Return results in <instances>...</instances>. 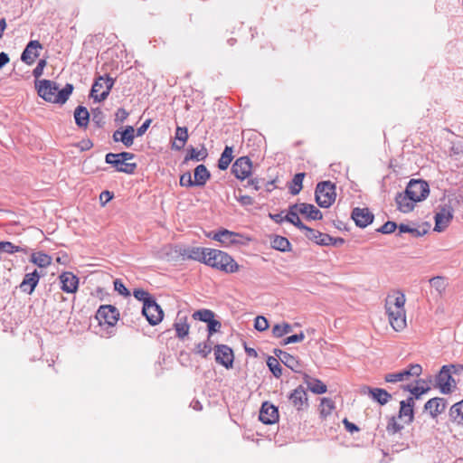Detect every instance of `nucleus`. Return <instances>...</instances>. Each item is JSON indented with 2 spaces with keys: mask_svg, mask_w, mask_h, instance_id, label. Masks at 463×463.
Segmentation results:
<instances>
[{
  "mask_svg": "<svg viewBox=\"0 0 463 463\" xmlns=\"http://www.w3.org/2000/svg\"><path fill=\"white\" fill-rule=\"evenodd\" d=\"M204 264L225 273H234L239 270V265L232 256L216 249L209 248Z\"/></svg>",
  "mask_w": 463,
  "mask_h": 463,
  "instance_id": "obj_1",
  "label": "nucleus"
},
{
  "mask_svg": "<svg viewBox=\"0 0 463 463\" xmlns=\"http://www.w3.org/2000/svg\"><path fill=\"white\" fill-rule=\"evenodd\" d=\"M316 202L323 208H328L335 200V185L330 181L320 182L315 191Z\"/></svg>",
  "mask_w": 463,
  "mask_h": 463,
  "instance_id": "obj_2",
  "label": "nucleus"
},
{
  "mask_svg": "<svg viewBox=\"0 0 463 463\" xmlns=\"http://www.w3.org/2000/svg\"><path fill=\"white\" fill-rule=\"evenodd\" d=\"M114 83L115 79L109 75L99 76L92 85L90 97L94 101L101 102L105 100L108 98L110 90L113 88Z\"/></svg>",
  "mask_w": 463,
  "mask_h": 463,
  "instance_id": "obj_3",
  "label": "nucleus"
},
{
  "mask_svg": "<svg viewBox=\"0 0 463 463\" xmlns=\"http://www.w3.org/2000/svg\"><path fill=\"white\" fill-rule=\"evenodd\" d=\"M436 385L439 388L440 392L449 394L456 388V381L452 377V373L449 366L443 365L435 378Z\"/></svg>",
  "mask_w": 463,
  "mask_h": 463,
  "instance_id": "obj_4",
  "label": "nucleus"
},
{
  "mask_svg": "<svg viewBox=\"0 0 463 463\" xmlns=\"http://www.w3.org/2000/svg\"><path fill=\"white\" fill-rule=\"evenodd\" d=\"M405 190L406 194H410L418 203L425 200L430 194L429 184L421 179H411Z\"/></svg>",
  "mask_w": 463,
  "mask_h": 463,
  "instance_id": "obj_5",
  "label": "nucleus"
},
{
  "mask_svg": "<svg viewBox=\"0 0 463 463\" xmlns=\"http://www.w3.org/2000/svg\"><path fill=\"white\" fill-rule=\"evenodd\" d=\"M35 88L42 99L45 101L55 103V98L59 90V86L55 81L50 80H36Z\"/></svg>",
  "mask_w": 463,
  "mask_h": 463,
  "instance_id": "obj_6",
  "label": "nucleus"
},
{
  "mask_svg": "<svg viewBox=\"0 0 463 463\" xmlns=\"http://www.w3.org/2000/svg\"><path fill=\"white\" fill-rule=\"evenodd\" d=\"M96 318L100 325L115 326L119 318L118 310L111 305L100 306L96 313Z\"/></svg>",
  "mask_w": 463,
  "mask_h": 463,
  "instance_id": "obj_7",
  "label": "nucleus"
},
{
  "mask_svg": "<svg viewBox=\"0 0 463 463\" xmlns=\"http://www.w3.org/2000/svg\"><path fill=\"white\" fill-rule=\"evenodd\" d=\"M453 218V208L450 204L440 205L439 211L435 213L434 231L442 232L449 224Z\"/></svg>",
  "mask_w": 463,
  "mask_h": 463,
  "instance_id": "obj_8",
  "label": "nucleus"
},
{
  "mask_svg": "<svg viewBox=\"0 0 463 463\" xmlns=\"http://www.w3.org/2000/svg\"><path fill=\"white\" fill-rule=\"evenodd\" d=\"M142 314L152 326L159 324L164 317V312L161 307L156 302L155 299L143 305Z\"/></svg>",
  "mask_w": 463,
  "mask_h": 463,
  "instance_id": "obj_9",
  "label": "nucleus"
},
{
  "mask_svg": "<svg viewBox=\"0 0 463 463\" xmlns=\"http://www.w3.org/2000/svg\"><path fill=\"white\" fill-rule=\"evenodd\" d=\"M252 163L248 156L239 157L232 166V172L236 178L244 180L251 174Z\"/></svg>",
  "mask_w": 463,
  "mask_h": 463,
  "instance_id": "obj_10",
  "label": "nucleus"
},
{
  "mask_svg": "<svg viewBox=\"0 0 463 463\" xmlns=\"http://www.w3.org/2000/svg\"><path fill=\"white\" fill-rule=\"evenodd\" d=\"M216 363L225 368H232L233 365L234 354L231 347L226 345H217L214 349Z\"/></svg>",
  "mask_w": 463,
  "mask_h": 463,
  "instance_id": "obj_11",
  "label": "nucleus"
},
{
  "mask_svg": "<svg viewBox=\"0 0 463 463\" xmlns=\"http://www.w3.org/2000/svg\"><path fill=\"white\" fill-rule=\"evenodd\" d=\"M105 161L116 167L118 172L125 174H133L137 168L135 163H125L118 156L114 153H109L106 155Z\"/></svg>",
  "mask_w": 463,
  "mask_h": 463,
  "instance_id": "obj_12",
  "label": "nucleus"
},
{
  "mask_svg": "<svg viewBox=\"0 0 463 463\" xmlns=\"http://www.w3.org/2000/svg\"><path fill=\"white\" fill-rule=\"evenodd\" d=\"M208 250L209 248L184 247L180 250L179 254L183 259L193 260L204 264Z\"/></svg>",
  "mask_w": 463,
  "mask_h": 463,
  "instance_id": "obj_13",
  "label": "nucleus"
},
{
  "mask_svg": "<svg viewBox=\"0 0 463 463\" xmlns=\"http://www.w3.org/2000/svg\"><path fill=\"white\" fill-rule=\"evenodd\" d=\"M352 219L355 222V224L360 228H365L369 224H371L374 219L373 214L370 212L368 208H359L355 207L352 211L351 214Z\"/></svg>",
  "mask_w": 463,
  "mask_h": 463,
  "instance_id": "obj_14",
  "label": "nucleus"
},
{
  "mask_svg": "<svg viewBox=\"0 0 463 463\" xmlns=\"http://www.w3.org/2000/svg\"><path fill=\"white\" fill-rule=\"evenodd\" d=\"M259 419L264 424H273L277 422L279 420L278 408L268 402H263L260 411Z\"/></svg>",
  "mask_w": 463,
  "mask_h": 463,
  "instance_id": "obj_15",
  "label": "nucleus"
},
{
  "mask_svg": "<svg viewBox=\"0 0 463 463\" xmlns=\"http://www.w3.org/2000/svg\"><path fill=\"white\" fill-rule=\"evenodd\" d=\"M61 288L66 293H75L79 288V278L72 272L64 271L59 276Z\"/></svg>",
  "mask_w": 463,
  "mask_h": 463,
  "instance_id": "obj_16",
  "label": "nucleus"
},
{
  "mask_svg": "<svg viewBox=\"0 0 463 463\" xmlns=\"http://www.w3.org/2000/svg\"><path fill=\"white\" fill-rule=\"evenodd\" d=\"M390 324L395 331H401L406 326L405 309L385 308Z\"/></svg>",
  "mask_w": 463,
  "mask_h": 463,
  "instance_id": "obj_17",
  "label": "nucleus"
},
{
  "mask_svg": "<svg viewBox=\"0 0 463 463\" xmlns=\"http://www.w3.org/2000/svg\"><path fill=\"white\" fill-rule=\"evenodd\" d=\"M414 398H407L400 402L398 418L403 420L405 424H410L414 420Z\"/></svg>",
  "mask_w": 463,
  "mask_h": 463,
  "instance_id": "obj_18",
  "label": "nucleus"
},
{
  "mask_svg": "<svg viewBox=\"0 0 463 463\" xmlns=\"http://www.w3.org/2000/svg\"><path fill=\"white\" fill-rule=\"evenodd\" d=\"M42 48H43V46L39 43V41H36V40L30 41L22 52V55H21L22 61H24V63H26L28 65H32L34 62L35 58H37L39 56L37 50L42 49Z\"/></svg>",
  "mask_w": 463,
  "mask_h": 463,
  "instance_id": "obj_19",
  "label": "nucleus"
},
{
  "mask_svg": "<svg viewBox=\"0 0 463 463\" xmlns=\"http://www.w3.org/2000/svg\"><path fill=\"white\" fill-rule=\"evenodd\" d=\"M293 209H297L298 213L306 215L309 220H321L323 214L315 205L306 203L293 204Z\"/></svg>",
  "mask_w": 463,
  "mask_h": 463,
  "instance_id": "obj_20",
  "label": "nucleus"
},
{
  "mask_svg": "<svg viewBox=\"0 0 463 463\" xmlns=\"http://www.w3.org/2000/svg\"><path fill=\"white\" fill-rule=\"evenodd\" d=\"M305 236L310 240L315 241L318 245L328 246L333 244L334 238L326 233H322L315 229L309 228L307 226L305 229Z\"/></svg>",
  "mask_w": 463,
  "mask_h": 463,
  "instance_id": "obj_21",
  "label": "nucleus"
},
{
  "mask_svg": "<svg viewBox=\"0 0 463 463\" xmlns=\"http://www.w3.org/2000/svg\"><path fill=\"white\" fill-rule=\"evenodd\" d=\"M397 209L403 213H408L413 211L415 203H417L410 194H406V190L403 193H400L395 197Z\"/></svg>",
  "mask_w": 463,
  "mask_h": 463,
  "instance_id": "obj_22",
  "label": "nucleus"
},
{
  "mask_svg": "<svg viewBox=\"0 0 463 463\" xmlns=\"http://www.w3.org/2000/svg\"><path fill=\"white\" fill-rule=\"evenodd\" d=\"M241 236L239 233L228 231L226 229L219 231L213 236V240L218 241L226 246L239 244L241 242Z\"/></svg>",
  "mask_w": 463,
  "mask_h": 463,
  "instance_id": "obj_23",
  "label": "nucleus"
},
{
  "mask_svg": "<svg viewBox=\"0 0 463 463\" xmlns=\"http://www.w3.org/2000/svg\"><path fill=\"white\" fill-rule=\"evenodd\" d=\"M187 320L188 317L185 313L182 311L177 313L175 321L174 323V328L176 332V336L179 339H184L189 334L190 326Z\"/></svg>",
  "mask_w": 463,
  "mask_h": 463,
  "instance_id": "obj_24",
  "label": "nucleus"
},
{
  "mask_svg": "<svg viewBox=\"0 0 463 463\" xmlns=\"http://www.w3.org/2000/svg\"><path fill=\"white\" fill-rule=\"evenodd\" d=\"M446 407L447 401L444 398L439 397L430 399L424 405L425 411H428L433 419L442 413Z\"/></svg>",
  "mask_w": 463,
  "mask_h": 463,
  "instance_id": "obj_25",
  "label": "nucleus"
},
{
  "mask_svg": "<svg viewBox=\"0 0 463 463\" xmlns=\"http://www.w3.org/2000/svg\"><path fill=\"white\" fill-rule=\"evenodd\" d=\"M292 405L300 411L304 406H307V394L303 386L297 387L288 397Z\"/></svg>",
  "mask_w": 463,
  "mask_h": 463,
  "instance_id": "obj_26",
  "label": "nucleus"
},
{
  "mask_svg": "<svg viewBox=\"0 0 463 463\" xmlns=\"http://www.w3.org/2000/svg\"><path fill=\"white\" fill-rule=\"evenodd\" d=\"M273 353L284 365L294 372L299 371L300 364L295 356L280 349H274Z\"/></svg>",
  "mask_w": 463,
  "mask_h": 463,
  "instance_id": "obj_27",
  "label": "nucleus"
},
{
  "mask_svg": "<svg viewBox=\"0 0 463 463\" xmlns=\"http://www.w3.org/2000/svg\"><path fill=\"white\" fill-rule=\"evenodd\" d=\"M40 279V274L35 269L33 272L26 273L24 277L22 283L20 284V288L23 292L32 294L37 286Z\"/></svg>",
  "mask_w": 463,
  "mask_h": 463,
  "instance_id": "obj_28",
  "label": "nucleus"
},
{
  "mask_svg": "<svg viewBox=\"0 0 463 463\" xmlns=\"http://www.w3.org/2000/svg\"><path fill=\"white\" fill-rule=\"evenodd\" d=\"M135 129L132 126H127L123 131L116 130L113 133V140L115 142H122L127 147L133 145L135 138Z\"/></svg>",
  "mask_w": 463,
  "mask_h": 463,
  "instance_id": "obj_29",
  "label": "nucleus"
},
{
  "mask_svg": "<svg viewBox=\"0 0 463 463\" xmlns=\"http://www.w3.org/2000/svg\"><path fill=\"white\" fill-rule=\"evenodd\" d=\"M405 301H406V298H405L404 294L398 291L394 295H389L386 298L385 308L390 307V308L400 309V310L405 309L404 308Z\"/></svg>",
  "mask_w": 463,
  "mask_h": 463,
  "instance_id": "obj_30",
  "label": "nucleus"
},
{
  "mask_svg": "<svg viewBox=\"0 0 463 463\" xmlns=\"http://www.w3.org/2000/svg\"><path fill=\"white\" fill-rule=\"evenodd\" d=\"M211 174L204 165H199L194 171V183L196 186H204L210 179Z\"/></svg>",
  "mask_w": 463,
  "mask_h": 463,
  "instance_id": "obj_31",
  "label": "nucleus"
},
{
  "mask_svg": "<svg viewBox=\"0 0 463 463\" xmlns=\"http://www.w3.org/2000/svg\"><path fill=\"white\" fill-rule=\"evenodd\" d=\"M367 391L373 400L381 405L386 404L392 398V395L386 390L382 388L367 387Z\"/></svg>",
  "mask_w": 463,
  "mask_h": 463,
  "instance_id": "obj_32",
  "label": "nucleus"
},
{
  "mask_svg": "<svg viewBox=\"0 0 463 463\" xmlns=\"http://www.w3.org/2000/svg\"><path fill=\"white\" fill-rule=\"evenodd\" d=\"M188 130L185 127H177L175 128V138L176 141H175L172 144V148L175 150H181L184 148L187 139H188Z\"/></svg>",
  "mask_w": 463,
  "mask_h": 463,
  "instance_id": "obj_33",
  "label": "nucleus"
},
{
  "mask_svg": "<svg viewBox=\"0 0 463 463\" xmlns=\"http://www.w3.org/2000/svg\"><path fill=\"white\" fill-rule=\"evenodd\" d=\"M90 112L83 106H78L74 111L75 123L80 128H86L90 121Z\"/></svg>",
  "mask_w": 463,
  "mask_h": 463,
  "instance_id": "obj_34",
  "label": "nucleus"
},
{
  "mask_svg": "<svg viewBox=\"0 0 463 463\" xmlns=\"http://www.w3.org/2000/svg\"><path fill=\"white\" fill-rule=\"evenodd\" d=\"M305 383L307 388L316 394L325 393L327 390L326 385L322 381L311 378L307 374H305Z\"/></svg>",
  "mask_w": 463,
  "mask_h": 463,
  "instance_id": "obj_35",
  "label": "nucleus"
},
{
  "mask_svg": "<svg viewBox=\"0 0 463 463\" xmlns=\"http://www.w3.org/2000/svg\"><path fill=\"white\" fill-rule=\"evenodd\" d=\"M284 219L286 222L293 224L303 232L307 229V225H305L298 217V210L293 209V204L289 206L288 213L284 216Z\"/></svg>",
  "mask_w": 463,
  "mask_h": 463,
  "instance_id": "obj_36",
  "label": "nucleus"
},
{
  "mask_svg": "<svg viewBox=\"0 0 463 463\" xmlns=\"http://www.w3.org/2000/svg\"><path fill=\"white\" fill-rule=\"evenodd\" d=\"M449 415L453 422L463 426V400L451 406Z\"/></svg>",
  "mask_w": 463,
  "mask_h": 463,
  "instance_id": "obj_37",
  "label": "nucleus"
},
{
  "mask_svg": "<svg viewBox=\"0 0 463 463\" xmlns=\"http://www.w3.org/2000/svg\"><path fill=\"white\" fill-rule=\"evenodd\" d=\"M233 148L226 146L222 151L221 157L218 160V168L220 170H226L233 159Z\"/></svg>",
  "mask_w": 463,
  "mask_h": 463,
  "instance_id": "obj_38",
  "label": "nucleus"
},
{
  "mask_svg": "<svg viewBox=\"0 0 463 463\" xmlns=\"http://www.w3.org/2000/svg\"><path fill=\"white\" fill-rule=\"evenodd\" d=\"M271 247L277 250L287 252L291 250V244L289 241L283 236L276 235L271 240Z\"/></svg>",
  "mask_w": 463,
  "mask_h": 463,
  "instance_id": "obj_39",
  "label": "nucleus"
},
{
  "mask_svg": "<svg viewBox=\"0 0 463 463\" xmlns=\"http://www.w3.org/2000/svg\"><path fill=\"white\" fill-rule=\"evenodd\" d=\"M208 156L207 149L203 146L202 149L197 150L194 147L191 146L188 149V153L184 157V162L189 160L194 161H203Z\"/></svg>",
  "mask_w": 463,
  "mask_h": 463,
  "instance_id": "obj_40",
  "label": "nucleus"
},
{
  "mask_svg": "<svg viewBox=\"0 0 463 463\" xmlns=\"http://www.w3.org/2000/svg\"><path fill=\"white\" fill-rule=\"evenodd\" d=\"M401 387L402 390L410 392L411 396L409 398H414V401L420 400L430 390L429 387L411 386V384H403Z\"/></svg>",
  "mask_w": 463,
  "mask_h": 463,
  "instance_id": "obj_41",
  "label": "nucleus"
},
{
  "mask_svg": "<svg viewBox=\"0 0 463 463\" xmlns=\"http://www.w3.org/2000/svg\"><path fill=\"white\" fill-rule=\"evenodd\" d=\"M73 85L71 83H67L63 89L61 90H58L56 98H55V103L57 104H64L68 99L70 95L73 91Z\"/></svg>",
  "mask_w": 463,
  "mask_h": 463,
  "instance_id": "obj_42",
  "label": "nucleus"
},
{
  "mask_svg": "<svg viewBox=\"0 0 463 463\" xmlns=\"http://www.w3.org/2000/svg\"><path fill=\"white\" fill-rule=\"evenodd\" d=\"M31 261L40 268H45L51 264L52 259L45 253L38 252L31 256Z\"/></svg>",
  "mask_w": 463,
  "mask_h": 463,
  "instance_id": "obj_43",
  "label": "nucleus"
},
{
  "mask_svg": "<svg viewBox=\"0 0 463 463\" xmlns=\"http://www.w3.org/2000/svg\"><path fill=\"white\" fill-rule=\"evenodd\" d=\"M305 177L304 173H298L294 175L291 184L289 186L290 193L293 195H297L300 193L302 187H303V179Z\"/></svg>",
  "mask_w": 463,
  "mask_h": 463,
  "instance_id": "obj_44",
  "label": "nucleus"
},
{
  "mask_svg": "<svg viewBox=\"0 0 463 463\" xmlns=\"http://www.w3.org/2000/svg\"><path fill=\"white\" fill-rule=\"evenodd\" d=\"M293 330L291 325L288 323L277 324L272 328V334L275 337L280 338L283 335L291 333Z\"/></svg>",
  "mask_w": 463,
  "mask_h": 463,
  "instance_id": "obj_45",
  "label": "nucleus"
},
{
  "mask_svg": "<svg viewBox=\"0 0 463 463\" xmlns=\"http://www.w3.org/2000/svg\"><path fill=\"white\" fill-rule=\"evenodd\" d=\"M278 359L279 358L277 356H269L267 360V365L269 366L273 375L277 378L280 377L282 374V368Z\"/></svg>",
  "mask_w": 463,
  "mask_h": 463,
  "instance_id": "obj_46",
  "label": "nucleus"
},
{
  "mask_svg": "<svg viewBox=\"0 0 463 463\" xmlns=\"http://www.w3.org/2000/svg\"><path fill=\"white\" fill-rule=\"evenodd\" d=\"M215 317V314L210 309H199L193 314V318L200 320L205 323L212 320Z\"/></svg>",
  "mask_w": 463,
  "mask_h": 463,
  "instance_id": "obj_47",
  "label": "nucleus"
},
{
  "mask_svg": "<svg viewBox=\"0 0 463 463\" xmlns=\"http://www.w3.org/2000/svg\"><path fill=\"white\" fill-rule=\"evenodd\" d=\"M384 380L385 382L392 383L404 382L408 380L407 373H405V370L403 369L400 372L386 373L384 375Z\"/></svg>",
  "mask_w": 463,
  "mask_h": 463,
  "instance_id": "obj_48",
  "label": "nucleus"
},
{
  "mask_svg": "<svg viewBox=\"0 0 463 463\" xmlns=\"http://www.w3.org/2000/svg\"><path fill=\"white\" fill-rule=\"evenodd\" d=\"M91 116V121L97 128H102L105 125V115L101 109H92Z\"/></svg>",
  "mask_w": 463,
  "mask_h": 463,
  "instance_id": "obj_49",
  "label": "nucleus"
},
{
  "mask_svg": "<svg viewBox=\"0 0 463 463\" xmlns=\"http://www.w3.org/2000/svg\"><path fill=\"white\" fill-rule=\"evenodd\" d=\"M212 343L210 338L208 337L206 342L199 343L196 345V352L203 357H207V355L212 352Z\"/></svg>",
  "mask_w": 463,
  "mask_h": 463,
  "instance_id": "obj_50",
  "label": "nucleus"
},
{
  "mask_svg": "<svg viewBox=\"0 0 463 463\" xmlns=\"http://www.w3.org/2000/svg\"><path fill=\"white\" fill-rule=\"evenodd\" d=\"M133 296L139 301L143 302V305L146 304L148 301H152L154 298L151 297V295L142 289V288H136L133 291Z\"/></svg>",
  "mask_w": 463,
  "mask_h": 463,
  "instance_id": "obj_51",
  "label": "nucleus"
},
{
  "mask_svg": "<svg viewBox=\"0 0 463 463\" xmlns=\"http://www.w3.org/2000/svg\"><path fill=\"white\" fill-rule=\"evenodd\" d=\"M403 426L398 423L396 418L394 416L391 417L388 420V424L386 430L390 434H395L402 430Z\"/></svg>",
  "mask_w": 463,
  "mask_h": 463,
  "instance_id": "obj_52",
  "label": "nucleus"
},
{
  "mask_svg": "<svg viewBox=\"0 0 463 463\" xmlns=\"http://www.w3.org/2000/svg\"><path fill=\"white\" fill-rule=\"evenodd\" d=\"M0 250L12 254L22 251V249L10 241H0Z\"/></svg>",
  "mask_w": 463,
  "mask_h": 463,
  "instance_id": "obj_53",
  "label": "nucleus"
},
{
  "mask_svg": "<svg viewBox=\"0 0 463 463\" xmlns=\"http://www.w3.org/2000/svg\"><path fill=\"white\" fill-rule=\"evenodd\" d=\"M405 373H407L408 379L411 376H420L422 372V367L419 364H411L407 368L404 369Z\"/></svg>",
  "mask_w": 463,
  "mask_h": 463,
  "instance_id": "obj_54",
  "label": "nucleus"
},
{
  "mask_svg": "<svg viewBox=\"0 0 463 463\" xmlns=\"http://www.w3.org/2000/svg\"><path fill=\"white\" fill-rule=\"evenodd\" d=\"M430 284L432 288H434L439 293H441L445 288L446 284L444 279L441 277H434L430 279Z\"/></svg>",
  "mask_w": 463,
  "mask_h": 463,
  "instance_id": "obj_55",
  "label": "nucleus"
},
{
  "mask_svg": "<svg viewBox=\"0 0 463 463\" xmlns=\"http://www.w3.org/2000/svg\"><path fill=\"white\" fill-rule=\"evenodd\" d=\"M254 328L260 332L265 331L269 328V322L263 316H258L254 321Z\"/></svg>",
  "mask_w": 463,
  "mask_h": 463,
  "instance_id": "obj_56",
  "label": "nucleus"
},
{
  "mask_svg": "<svg viewBox=\"0 0 463 463\" xmlns=\"http://www.w3.org/2000/svg\"><path fill=\"white\" fill-rule=\"evenodd\" d=\"M305 339V335L303 332H300L299 334L292 335L290 336H288L283 339L281 342V345H287L293 343H299L302 342Z\"/></svg>",
  "mask_w": 463,
  "mask_h": 463,
  "instance_id": "obj_57",
  "label": "nucleus"
},
{
  "mask_svg": "<svg viewBox=\"0 0 463 463\" xmlns=\"http://www.w3.org/2000/svg\"><path fill=\"white\" fill-rule=\"evenodd\" d=\"M399 226H397L396 222L388 221L383 226H381L377 232L383 234H390L392 233Z\"/></svg>",
  "mask_w": 463,
  "mask_h": 463,
  "instance_id": "obj_58",
  "label": "nucleus"
},
{
  "mask_svg": "<svg viewBox=\"0 0 463 463\" xmlns=\"http://www.w3.org/2000/svg\"><path fill=\"white\" fill-rule=\"evenodd\" d=\"M222 327V324L219 320H216L214 317L208 321L207 323V329H208V333H209V338H211V336L213 335V334L220 331Z\"/></svg>",
  "mask_w": 463,
  "mask_h": 463,
  "instance_id": "obj_59",
  "label": "nucleus"
},
{
  "mask_svg": "<svg viewBox=\"0 0 463 463\" xmlns=\"http://www.w3.org/2000/svg\"><path fill=\"white\" fill-rule=\"evenodd\" d=\"M180 185L184 187L196 186L189 172H186L180 176Z\"/></svg>",
  "mask_w": 463,
  "mask_h": 463,
  "instance_id": "obj_60",
  "label": "nucleus"
},
{
  "mask_svg": "<svg viewBox=\"0 0 463 463\" xmlns=\"http://www.w3.org/2000/svg\"><path fill=\"white\" fill-rule=\"evenodd\" d=\"M399 234L401 233H404V232H409V233H411L412 235H414L415 237H419L421 235L420 232L415 228H411L410 226H408L407 224H400L399 227Z\"/></svg>",
  "mask_w": 463,
  "mask_h": 463,
  "instance_id": "obj_61",
  "label": "nucleus"
},
{
  "mask_svg": "<svg viewBox=\"0 0 463 463\" xmlns=\"http://www.w3.org/2000/svg\"><path fill=\"white\" fill-rule=\"evenodd\" d=\"M46 63V61L43 59L38 61L36 67L33 71V75L35 77V79H38L43 75Z\"/></svg>",
  "mask_w": 463,
  "mask_h": 463,
  "instance_id": "obj_62",
  "label": "nucleus"
},
{
  "mask_svg": "<svg viewBox=\"0 0 463 463\" xmlns=\"http://www.w3.org/2000/svg\"><path fill=\"white\" fill-rule=\"evenodd\" d=\"M114 288H115V290H117L120 295H123V296H129L130 295V293L128 290V288L125 287L123 282L121 280H119V279H116L114 281Z\"/></svg>",
  "mask_w": 463,
  "mask_h": 463,
  "instance_id": "obj_63",
  "label": "nucleus"
},
{
  "mask_svg": "<svg viewBox=\"0 0 463 463\" xmlns=\"http://www.w3.org/2000/svg\"><path fill=\"white\" fill-rule=\"evenodd\" d=\"M128 117V112L125 109L120 108L117 110L115 114V121L118 123H122L127 119Z\"/></svg>",
  "mask_w": 463,
  "mask_h": 463,
  "instance_id": "obj_64",
  "label": "nucleus"
}]
</instances>
